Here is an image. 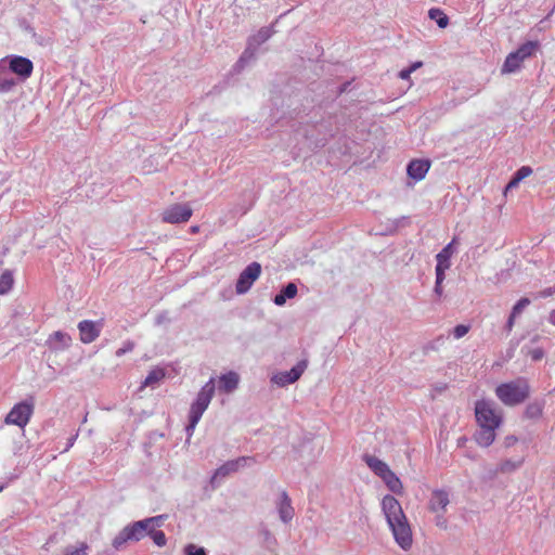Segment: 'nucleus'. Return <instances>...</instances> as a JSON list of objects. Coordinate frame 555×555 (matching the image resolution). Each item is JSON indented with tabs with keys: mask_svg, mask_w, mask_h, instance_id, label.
I'll return each mask as SVG.
<instances>
[{
	"mask_svg": "<svg viewBox=\"0 0 555 555\" xmlns=\"http://www.w3.org/2000/svg\"><path fill=\"white\" fill-rule=\"evenodd\" d=\"M382 508L397 544L404 551L413 545V531L399 501L390 494L382 500Z\"/></svg>",
	"mask_w": 555,
	"mask_h": 555,
	"instance_id": "f257e3e1",
	"label": "nucleus"
},
{
	"mask_svg": "<svg viewBox=\"0 0 555 555\" xmlns=\"http://www.w3.org/2000/svg\"><path fill=\"white\" fill-rule=\"evenodd\" d=\"M495 393L500 401L507 406L522 403L529 396V386L524 378H517L500 384Z\"/></svg>",
	"mask_w": 555,
	"mask_h": 555,
	"instance_id": "f03ea898",
	"label": "nucleus"
},
{
	"mask_svg": "<svg viewBox=\"0 0 555 555\" xmlns=\"http://www.w3.org/2000/svg\"><path fill=\"white\" fill-rule=\"evenodd\" d=\"M215 395V379L210 378L209 382L198 391L195 402L191 405L189 412V425L186 426V431L189 435H192L197 422L203 416V412H205Z\"/></svg>",
	"mask_w": 555,
	"mask_h": 555,
	"instance_id": "7ed1b4c3",
	"label": "nucleus"
},
{
	"mask_svg": "<svg viewBox=\"0 0 555 555\" xmlns=\"http://www.w3.org/2000/svg\"><path fill=\"white\" fill-rule=\"evenodd\" d=\"M149 527L144 520L134 521L120 530L112 540V546L120 550L129 542H139L147 535Z\"/></svg>",
	"mask_w": 555,
	"mask_h": 555,
	"instance_id": "20e7f679",
	"label": "nucleus"
},
{
	"mask_svg": "<svg viewBox=\"0 0 555 555\" xmlns=\"http://www.w3.org/2000/svg\"><path fill=\"white\" fill-rule=\"evenodd\" d=\"M450 504V494L444 490H433L428 500V509L436 515L435 524L439 529H447V520L443 517L447 506Z\"/></svg>",
	"mask_w": 555,
	"mask_h": 555,
	"instance_id": "39448f33",
	"label": "nucleus"
},
{
	"mask_svg": "<svg viewBox=\"0 0 555 555\" xmlns=\"http://www.w3.org/2000/svg\"><path fill=\"white\" fill-rule=\"evenodd\" d=\"M34 413V400L29 398L15 404L10 413L7 414L4 422L8 425H16L20 428H24Z\"/></svg>",
	"mask_w": 555,
	"mask_h": 555,
	"instance_id": "423d86ee",
	"label": "nucleus"
},
{
	"mask_svg": "<svg viewBox=\"0 0 555 555\" xmlns=\"http://www.w3.org/2000/svg\"><path fill=\"white\" fill-rule=\"evenodd\" d=\"M475 416L479 426L500 427L502 416L493 409L491 402L479 400L475 404Z\"/></svg>",
	"mask_w": 555,
	"mask_h": 555,
	"instance_id": "0eeeda50",
	"label": "nucleus"
},
{
	"mask_svg": "<svg viewBox=\"0 0 555 555\" xmlns=\"http://www.w3.org/2000/svg\"><path fill=\"white\" fill-rule=\"evenodd\" d=\"M11 74H15L21 81L27 80L33 74V62L22 55L11 54L1 60Z\"/></svg>",
	"mask_w": 555,
	"mask_h": 555,
	"instance_id": "6e6552de",
	"label": "nucleus"
},
{
	"mask_svg": "<svg viewBox=\"0 0 555 555\" xmlns=\"http://www.w3.org/2000/svg\"><path fill=\"white\" fill-rule=\"evenodd\" d=\"M261 274V266L259 262L254 261L246 267L238 275L235 284L236 294H246L254 283L259 279Z\"/></svg>",
	"mask_w": 555,
	"mask_h": 555,
	"instance_id": "1a4fd4ad",
	"label": "nucleus"
},
{
	"mask_svg": "<svg viewBox=\"0 0 555 555\" xmlns=\"http://www.w3.org/2000/svg\"><path fill=\"white\" fill-rule=\"evenodd\" d=\"M307 366L308 362L306 360H302L298 362L297 365L291 369L289 371H284L283 373L274 374L271 380L281 387L287 386L298 380L302 373L307 370Z\"/></svg>",
	"mask_w": 555,
	"mask_h": 555,
	"instance_id": "9d476101",
	"label": "nucleus"
},
{
	"mask_svg": "<svg viewBox=\"0 0 555 555\" xmlns=\"http://www.w3.org/2000/svg\"><path fill=\"white\" fill-rule=\"evenodd\" d=\"M192 216V208L189 205L175 204L163 212V220L168 223L186 222Z\"/></svg>",
	"mask_w": 555,
	"mask_h": 555,
	"instance_id": "9b49d317",
	"label": "nucleus"
},
{
	"mask_svg": "<svg viewBox=\"0 0 555 555\" xmlns=\"http://www.w3.org/2000/svg\"><path fill=\"white\" fill-rule=\"evenodd\" d=\"M101 328H102V323L101 322H93V321H88V320H85V321H81L78 323V333H80V339L82 343L85 344H90L92 341H94L100 333H101Z\"/></svg>",
	"mask_w": 555,
	"mask_h": 555,
	"instance_id": "f8f14e48",
	"label": "nucleus"
},
{
	"mask_svg": "<svg viewBox=\"0 0 555 555\" xmlns=\"http://www.w3.org/2000/svg\"><path fill=\"white\" fill-rule=\"evenodd\" d=\"M251 460L248 456H241L236 460H231L221 465L212 477V482H215L218 478H223L231 473L236 472L241 466H244L247 461Z\"/></svg>",
	"mask_w": 555,
	"mask_h": 555,
	"instance_id": "ddd939ff",
	"label": "nucleus"
},
{
	"mask_svg": "<svg viewBox=\"0 0 555 555\" xmlns=\"http://www.w3.org/2000/svg\"><path fill=\"white\" fill-rule=\"evenodd\" d=\"M430 169V162L427 159H414L408 164V175L416 180H423Z\"/></svg>",
	"mask_w": 555,
	"mask_h": 555,
	"instance_id": "4468645a",
	"label": "nucleus"
},
{
	"mask_svg": "<svg viewBox=\"0 0 555 555\" xmlns=\"http://www.w3.org/2000/svg\"><path fill=\"white\" fill-rule=\"evenodd\" d=\"M479 430L475 435V441L476 443L481 448H488L493 444L496 438L495 430L499 427H492V426H479Z\"/></svg>",
	"mask_w": 555,
	"mask_h": 555,
	"instance_id": "2eb2a0df",
	"label": "nucleus"
},
{
	"mask_svg": "<svg viewBox=\"0 0 555 555\" xmlns=\"http://www.w3.org/2000/svg\"><path fill=\"white\" fill-rule=\"evenodd\" d=\"M278 512L280 519L284 522H288L294 517V507L292 506V500L285 490H282L280 493V502L278 505Z\"/></svg>",
	"mask_w": 555,
	"mask_h": 555,
	"instance_id": "dca6fc26",
	"label": "nucleus"
},
{
	"mask_svg": "<svg viewBox=\"0 0 555 555\" xmlns=\"http://www.w3.org/2000/svg\"><path fill=\"white\" fill-rule=\"evenodd\" d=\"M17 86V80L9 72L3 62H0V94L12 92Z\"/></svg>",
	"mask_w": 555,
	"mask_h": 555,
	"instance_id": "f3484780",
	"label": "nucleus"
},
{
	"mask_svg": "<svg viewBox=\"0 0 555 555\" xmlns=\"http://www.w3.org/2000/svg\"><path fill=\"white\" fill-rule=\"evenodd\" d=\"M47 343L53 350H63L69 347L72 338L65 332H55L49 336Z\"/></svg>",
	"mask_w": 555,
	"mask_h": 555,
	"instance_id": "a211bd4d",
	"label": "nucleus"
},
{
	"mask_svg": "<svg viewBox=\"0 0 555 555\" xmlns=\"http://www.w3.org/2000/svg\"><path fill=\"white\" fill-rule=\"evenodd\" d=\"M454 242L455 240H453L452 243H449L446 247L442 248L440 253L436 255V272L444 273V271L450 268V258L452 257V246L454 245Z\"/></svg>",
	"mask_w": 555,
	"mask_h": 555,
	"instance_id": "6ab92c4d",
	"label": "nucleus"
},
{
	"mask_svg": "<svg viewBox=\"0 0 555 555\" xmlns=\"http://www.w3.org/2000/svg\"><path fill=\"white\" fill-rule=\"evenodd\" d=\"M363 460L366 462L369 467L380 478H383L390 470L387 463L375 455L366 454L363 456Z\"/></svg>",
	"mask_w": 555,
	"mask_h": 555,
	"instance_id": "aec40b11",
	"label": "nucleus"
},
{
	"mask_svg": "<svg viewBox=\"0 0 555 555\" xmlns=\"http://www.w3.org/2000/svg\"><path fill=\"white\" fill-rule=\"evenodd\" d=\"M297 292L298 288L296 284L289 283L274 296L273 301L276 306L285 305L287 298H294L297 295Z\"/></svg>",
	"mask_w": 555,
	"mask_h": 555,
	"instance_id": "412c9836",
	"label": "nucleus"
},
{
	"mask_svg": "<svg viewBox=\"0 0 555 555\" xmlns=\"http://www.w3.org/2000/svg\"><path fill=\"white\" fill-rule=\"evenodd\" d=\"M382 480L385 482L389 491L397 495H401L403 491L402 483L391 469L382 478Z\"/></svg>",
	"mask_w": 555,
	"mask_h": 555,
	"instance_id": "4be33fe9",
	"label": "nucleus"
},
{
	"mask_svg": "<svg viewBox=\"0 0 555 555\" xmlns=\"http://www.w3.org/2000/svg\"><path fill=\"white\" fill-rule=\"evenodd\" d=\"M522 61L524 60H521L517 53L511 52L504 61L502 66V74H511L516 72L520 67Z\"/></svg>",
	"mask_w": 555,
	"mask_h": 555,
	"instance_id": "5701e85b",
	"label": "nucleus"
},
{
	"mask_svg": "<svg viewBox=\"0 0 555 555\" xmlns=\"http://www.w3.org/2000/svg\"><path fill=\"white\" fill-rule=\"evenodd\" d=\"M237 383L238 375L233 373V371H230L228 374H223L220 377L219 388L222 389L224 392H231L236 388Z\"/></svg>",
	"mask_w": 555,
	"mask_h": 555,
	"instance_id": "b1692460",
	"label": "nucleus"
},
{
	"mask_svg": "<svg viewBox=\"0 0 555 555\" xmlns=\"http://www.w3.org/2000/svg\"><path fill=\"white\" fill-rule=\"evenodd\" d=\"M89 544L80 541L75 545L65 546L60 555H89Z\"/></svg>",
	"mask_w": 555,
	"mask_h": 555,
	"instance_id": "393cba45",
	"label": "nucleus"
},
{
	"mask_svg": "<svg viewBox=\"0 0 555 555\" xmlns=\"http://www.w3.org/2000/svg\"><path fill=\"white\" fill-rule=\"evenodd\" d=\"M538 48H539L538 42L528 41V42L521 44L514 53H517L521 57V60H525V59L533 55L534 50H537Z\"/></svg>",
	"mask_w": 555,
	"mask_h": 555,
	"instance_id": "a878e982",
	"label": "nucleus"
},
{
	"mask_svg": "<svg viewBox=\"0 0 555 555\" xmlns=\"http://www.w3.org/2000/svg\"><path fill=\"white\" fill-rule=\"evenodd\" d=\"M428 14L429 17L434 20L440 28H444L450 23V18L441 9H431Z\"/></svg>",
	"mask_w": 555,
	"mask_h": 555,
	"instance_id": "bb28decb",
	"label": "nucleus"
},
{
	"mask_svg": "<svg viewBox=\"0 0 555 555\" xmlns=\"http://www.w3.org/2000/svg\"><path fill=\"white\" fill-rule=\"evenodd\" d=\"M13 275L10 271H5L0 275V295L7 294L13 287Z\"/></svg>",
	"mask_w": 555,
	"mask_h": 555,
	"instance_id": "cd10ccee",
	"label": "nucleus"
},
{
	"mask_svg": "<svg viewBox=\"0 0 555 555\" xmlns=\"http://www.w3.org/2000/svg\"><path fill=\"white\" fill-rule=\"evenodd\" d=\"M166 376V373L164 370L162 369H155V370H152L145 377L144 382H143V385L144 386H151L159 380H162L163 378H165Z\"/></svg>",
	"mask_w": 555,
	"mask_h": 555,
	"instance_id": "c85d7f7f",
	"label": "nucleus"
},
{
	"mask_svg": "<svg viewBox=\"0 0 555 555\" xmlns=\"http://www.w3.org/2000/svg\"><path fill=\"white\" fill-rule=\"evenodd\" d=\"M167 518H168L167 515H158V516L145 518L143 520L150 530L151 529L155 530L156 528L162 527Z\"/></svg>",
	"mask_w": 555,
	"mask_h": 555,
	"instance_id": "c756f323",
	"label": "nucleus"
},
{
	"mask_svg": "<svg viewBox=\"0 0 555 555\" xmlns=\"http://www.w3.org/2000/svg\"><path fill=\"white\" fill-rule=\"evenodd\" d=\"M147 535L151 537V539L157 546L163 547L167 544V537H166V533L163 531H157V530L151 529V530H149Z\"/></svg>",
	"mask_w": 555,
	"mask_h": 555,
	"instance_id": "7c9ffc66",
	"label": "nucleus"
},
{
	"mask_svg": "<svg viewBox=\"0 0 555 555\" xmlns=\"http://www.w3.org/2000/svg\"><path fill=\"white\" fill-rule=\"evenodd\" d=\"M521 463H522V459H519L516 462L506 460L500 464V470L502 473L512 472V470L516 469L517 467H519L521 465Z\"/></svg>",
	"mask_w": 555,
	"mask_h": 555,
	"instance_id": "2f4dec72",
	"label": "nucleus"
},
{
	"mask_svg": "<svg viewBox=\"0 0 555 555\" xmlns=\"http://www.w3.org/2000/svg\"><path fill=\"white\" fill-rule=\"evenodd\" d=\"M530 304V300L529 298L527 297H521L513 307L512 309V314L513 315H519L522 310Z\"/></svg>",
	"mask_w": 555,
	"mask_h": 555,
	"instance_id": "473e14b6",
	"label": "nucleus"
},
{
	"mask_svg": "<svg viewBox=\"0 0 555 555\" xmlns=\"http://www.w3.org/2000/svg\"><path fill=\"white\" fill-rule=\"evenodd\" d=\"M185 555H207L206 550L202 546H196L193 543H189L184 546Z\"/></svg>",
	"mask_w": 555,
	"mask_h": 555,
	"instance_id": "72a5a7b5",
	"label": "nucleus"
},
{
	"mask_svg": "<svg viewBox=\"0 0 555 555\" xmlns=\"http://www.w3.org/2000/svg\"><path fill=\"white\" fill-rule=\"evenodd\" d=\"M542 406L540 404H529L526 408L525 414L528 417H538L542 415Z\"/></svg>",
	"mask_w": 555,
	"mask_h": 555,
	"instance_id": "f704fd0d",
	"label": "nucleus"
},
{
	"mask_svg": "<svg viewBox=\"0 0 555 555\" xmlns=\"http://www.w3.org/2000/svg\"><path fill=\"white\" fill-rule=\"evenodd\" d=\"M470 327L468 325H457L453 331L454 337L457 339L462 338L468 333Z\"/></svg>",
	"mask_w": 555,
	"mask_h": 555,
	"instance_id": "c9c22d12",
	"label": "nucleus"
},
{
	"mask_svg": "<svg viewBox=\"0 0 555 555\" xmlns=\"http://www.w3.org/2000/svg\"><path fill=\"white\" fill-rule=\"evenodd\" d=\"M444 280V273L442 272H436V285H435V292L437 293V295H441V292H442V288H441V284Z\"/></svg>",
	"mask_w": 555,
	"mask_h": 555,
	"instance_id": "e433bc0d",
	"label": "nucleus"
},
{
	"mask_svg": "<svg viewBox=\"0 0 555 555\" xmlns=\"http://www.w3.org/2000/svg\"><path fill=\"white\" fill-rule=\"evenodd\" d=\"M532 172V169L529 167H521L520 169H517V172H515V177L521 181L526 177H528Z\"/></svg>",
	"mask_w": 555,
	"mask_h": 555,
	"instance_id": "4c0bfd02",
	"label": "nucleus"
},
{
	"mask_svg": "<svg viewBox=\"0 0 555 555\" xmlns=\"http://www.w3.org/2000/svg\"><path fill=\"white\" fill-rule=\"evenodd\" d=\"M554 294H555V287H548L543 291H540L539 296L546 298V297L553 296Z\"/></svg>",
	"mask_w": 555,
	"mask_h": 555,
	"instance_id": "58836bf2",
	"label": "nucleus"
},
{
	"mask_svg": "<svg viewBox=\"0 0 555 555\" xmlns=\"http://www.w3.org/2000/svg\"><path fill=\"white\" fill-rule=\"evenodd\" d=\"M413 73L409 69V68H404L402 70L399 72V78L402 79V80H409L411 78V75Z\"/></svg>",
	"mask_w": 555,
	"mask_h": 555,
	"instance_id": "ea45409f",
	"label": "nucleus"
},
{
	"mask_svg": "<svg viewBox=\"0 0 555 555\" xmlns=\"http://www.w3.org/2000/svg\"><path fill=\"white\" fill-rule=\"evenodd\" d=\"M516 318H517L516 315H513L511 313V315H509V318L507 320V323H506V330H507L508 333H511L513 331Z\"/></svg>",
	"mask_w": 555,
	"mask_h": 555,
	"instance_id": "a19ab883",
	"label": "nucleus"
},
{
	"mask_svg": "<svg viewBox=\"0 0 555 555\" xmlns=\"http://www.w3.org/2000/svg\"><path fill=\"white\" fill-rule=\"evenodd\" d=\"M132 348H133V343H128L125 348L116 350V356L120 357V356L125 354L127 351L132 350Z\"/></svg>",
	"mask_w": 555,
	"mask_h": 555,
	"instance_id": "79ce46f5",
	"label": "nucleus"
},
{
	"mask_svg": "<svg viewBox=\"0 0 555 555\" xmlns=\"http://www.w3.org/2000/svg\"><path fill=\"white\" fill-rule=\"evenodd\" d=\"M520 181L514 176L506 185V191L516 188Z\"/></svg>",
	"mask_w": 555,
	"mask_h": 555,
	"instance_id": "37998d69",
	"label": "nucleus"
},
{
	"mask_svg": "<svg viewBox=\"0 0 555 555\" xmlns=\"http://www.w3.org/2000/svg\"><path fill=\"white\" fill-rule=\"evenodd\" d=\"M422 66H423V62L422 61H417V62H414L412 65H410L408 67V69L411 70L412 73H414L415 70H417Z\"/></svg>",
	"mask_w": 555,
	"mask_h": 555,
	"instance_id": "c03bdc74",
	"label": "nucleus"
},
{
	"mask_svg": "<svg viewBox=\"0 0 555 555\" xmlns=\"http://www.w3.org/2000/svg\"><path fill=\"white\" fill-rule=\"evenodd\" d=\"M543 357V351L540 349L533 350V360H540Z\"/></svg>",
	"mask_w": 555,
	"mask_h": 555,
	"instance_id": "a18cd8bd",
	"label": "nucleus"
},
{
	"mask_svg": "<svg viewBox=\"0 0 555 555\" xmlns=\"http://www.w3.org/2000/svg\"><path fill=\"white\" fill-rule=\"evenodd\" d=\"M548 321L553 326H555V308L550 312Z\"/></svg>",
	"mask_w": 555,
	"mask_h": 555,
	"instance_id": "49530a36",
	"label": "nucleus"
},
{
	"mask_svg": "<svg viewBox=\"0 0 555 555\" xmlns=\"http://www.w3.org/2000/svg\"><path fill=\"white\" fill-rule=\"evenodd\" d=\"M516 441H517V439L515 437H507L506 440H505L507 447H511Z\"/></svg>",
	"mask_w": 555,
	"mask_h": 555,
	"instance_id": "de8ad7c7",
	"label": "nucleus"
},
{
	"mask_svg": "<svg viewBox=\"0 0 555 555\" xmlns=\"http://www.w3.org/2000/svg\"><path fill=\"white\" fill-rule=\"evenodd\" d=\"M198 230H199L198 225H192V227L190 228L191 233H197V232H198Z\"/></svg>",
	"mask_w": 555,
	"mask_h": 555,
	"instance_id": "09e8293b",
	"label": "nucleus"
},
{
	"mask_svg": "<svg viewBox=\"0 0 555 555\" xmlns=\"http://www.w3.org/2000/svg\"><path fill=\"white\" fill-rule=\"evenodd\" d=\"M2 490H3V488H2V487H0V491H2Z\"/></svg>",
	"mask_w": 555,
	"mask_h": 555,
	"instance_id": "8fccbe9b",
	"label": "nucleus"
}]
</instances>
